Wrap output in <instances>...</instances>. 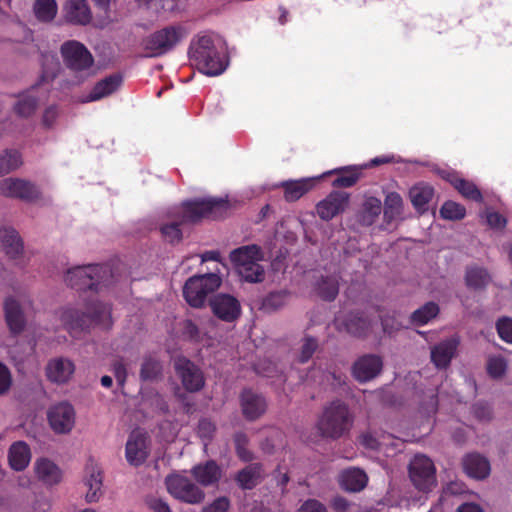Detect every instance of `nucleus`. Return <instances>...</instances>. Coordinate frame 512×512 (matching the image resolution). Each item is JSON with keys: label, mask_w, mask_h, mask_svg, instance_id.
<instances>
[{"label": "nucleus", "mask_w": 512, "mask_h": 512, "mask_svg": "<svg viewBox=\"0 0 512 512\" xmlns=\"http://www.w3.org/2000/svg\"><path fill=\"white\" fill-rule=\"evenodd\" d=\"M227 209V201L216 198H204L186 201L182 204L178 219L161 226V234L169 243H179L182 240L180 226L192 224L205 217Z\"/></svg>", "instance_id": "f257e3e1"}, {"label": "nucleus", "mask_w": 512, "mask_h": 512, "mask_svg": "<svg viewBox=\"0 0 512 512\" xmlns=\"http://www.w3.org/2000/svg\"><path fill=\"white\" fill-rule=\"evenodd\" d=\"M60 320L71 335L95 326L110 329L113 323L111 305L99 301H89L85 304L84 311L74 307H65L60 310Z\"/></svg>", "instance_id": "f03ea898"}, {"label": "nucleus", "mask_w": 512, "mask_h": 512, "mask_svg": "<svg viewBox=\"0 0 512 512\" xmlns=\"http://www.w3.org/2000/svg\"><path fill=\"white\" fill-rule=\"evenodd\" d=\"M188 54L199 72L207 76L222 74L228 65L227 55L215 45L210 35H198L194 38Z\"/></svg>", "instance_id": "7ed1b4c3"}, {"label": "nucleus", "mask_w": 512, "mask_h": 512, "mask_svg": "<svg viewBox=\"0 0 512 512\" xmlns=\"http://www.w3.org/2000/svg\"><path fill=\"white\" fill-rule=\"evenodd\" d=\"M354 422L348 405L334 400L326 405L317 422V429L323 438L337 440L347 435Z\"/></svg>", "instance_id": "20e7f679"}, {"label": "nucleus", "mask_w": 512, "mask_h": 512, "mask_svg": "<svg viewBox=\"0 0 512 512\" xmlns=\"http://www.w3.org/2000/svg\"><path fill=\"white\" fill-rule=\"evenodd\" d=\"M112 272L107 264H89L68 269L65 282L78 291H99L111 283Z\"/></svg>", "instance_id": "39448f33"}, {"label": "nucleus", "mask_w": 512, "mask_h": 512, "mask_svg": "<svg viewBox=\"0 0 512 512\" xmlns=\"http://www.w3.org/2000/svg\"><path fill=\"white\" fill-rule=\"evenodd\" d=\"M229 259L242 280L260 283L265 278V270L259 263L264 259L262 248L257 244L238 247L230 252Z\"/></svg>", "instance_id": "423d86ee"}, {"label": "nucleus", "mask_w": 512, "mask_h": 512, "mask_svg": "<svg viewBox=\"0 0 512 512\" xmlns=\"http://www.w3.org/2000/svg\"><path fill=\"white\" fill-rule=\"evenodd\" d=\"M187 35L182 25L165 26L142 40L144 56L149 58L161 57L172 51Z\"/></svg>", "instance_id": "0eeeda50"}, {"label": "nucleus", "mask_w": 512, "mask_h": 512, "mask_svg": "<svg viewBox=\"0 0 512 512\" xmlns=\"http://www.w3.org/2000/svg\"><path fill=\"white\" fill-rule=\"evenodd\" d=\"M220 285L221 278L215 273L194 275L185 282L184 299L191 307L201 308L207 296L217 290Z\"/></svg>", "instance_id": "6e6552de"}, {"label": "nucleus", "mask_w": 512, "mask_h": 512, "mask_svg": "<svg viewBox=\"0 0 512 512\" xmlns=\"http://www.w3.org/2000/svg\"><path fill=\"white\" fill-rule=\"evenodd\" d=\"M63 63L74 74L87 72L94 65V57L87 47L76 40L65 41L60 47Z\"/></svg>", "instance_id": "1a4fd4ad"}, {"label": "nucleus", "mask_w": 512, "mask_h": 512, "mask_svg": "<svg viewBox=\"0 0 512 512\" xmlns=\"http://www.w3.org/2000/svg\"><path fill=\"white\" fill-rule=\"evenodd\" d=\"M409 477L415 488L422 492L431 491L436 486V468L433 461L417 454L409 464Z\"/></svg>", "instance_id": "9d476101"}, {"label": "nucleus", "mask_w": 512, "mask_h": 512, "mask_svg": "<svg viewBox=\"0 0 512 512\" xmlns=\"http://www.w3.org/2000/svg\"><path fill=\"white\" fill-rule=\"evenodd\" d=\"M165 484L170 495L184 503L200 504L205 498L204 491L185 476H167Z\"/></svg>", "instance_id": "9b49d317"}, {"label": "nucleus", "mask_w": 512, "mask_h": 512, "mask_svg": "<svg viewBox=\"0 0 512 512\" xmlns=\"http://www.w3.org/2000/svg\"><path fill=\"white\" fill-rule=\"evenodd\" d=\"M0 194L7 198L19 199L25 202H35L41 197V191L36 184L21 178H5L0 181Z\"/></svg>", "instance_id": "f8f14e48"}, {"label": "nucleus", "mask_w": 512, "mask_h": 512, "mask_svg": "<svg viewBox=\"0 0 512 512\" xmlns=\"http://www.w3.org/2000/svg\"><path fill=\"white\" fill-rule=\"evenodd\" d=\"M174 369L186 391L198 392L204 387V374L191 360L185 357L176 358L174 361Z\"/></svg>", "instance_id": "ddd939ff"}, {"label": "nucleus", "mask_w": 512, "mask_h": 512, "mask_svg": "<svg viewBox=\"0 0 512 512\" xmlns=\"http://www.w3.org/2000/svg\"><path fill=\"white\" fill-rule=\"evenodd\" d=\"M350 195L344 191H332L316 204V214L323 221H330L348 207Z\"/></svg>", "instance_id": "4468645a"}, {"label": "nucleus", "mask_w": 512, "mask_h": 512, "mask_svg": "<svg viewBox=\"0 0 512 512\" xmlns=\"http://www.w3.org/2000/svg\"><path fill=\"white\" fill-rule=\"evenodd\" d=\"M371 320L362 312H349L342 318L336 319L338 331L346 332L356 338H365L371 330Z\"/></svg>", "instance_id": "2eb2a0df"}, {"label": "nucleus", "mask_w": 512, "mask_h": 512, "mask_svg": "<svg viewBox=\"0 0 512 512\" xmlns=\"http://www.w3.org/2000/svg\"><path fill=\"white\" fill-rule=\"evenodd\" d=\"M209 305L213 314L224 322H234L240 317V302L228 294H217L210 299Z\"/></svg>", "instance_id": "dca6fc26"}, {"label": "nucleus", "mask_w": 512, "mask_h": 512, "mask_svg": "<svg viewBox=\"0 0 512 512\" xmlns=\"http://www.w3.org/2000/svg\"><path fill=\"white\" fill-rule=\"evenodd\" d=\"M48 421L58 434H65L72 430L75 424V411L69 403H60L53 406L48 412Z\"/></svg>", "instance_id": "f3484780"}, {"label": "nucleus", "mask_w": 512, "mask_h": 512, "mask_svg": "<svg viewBox=\"0 0 512 512\" xmlns=\"http://www.w3.org/2000/svg\"><path fill=\"white\" fill-rule=\"evenodd\" d=\"M383 362L380 356L366 354L359 357L352 366V375L360 383L374 379L382 371Z\"/></svg>", "instance_id": "a211bd4d"}, {"label": "nucleus", "mask_w": 512, "mask_h": 512, "mask_svg": "<svg viewBox=\"0 0 512 512\" xmlns=\"http://www.w3.org/2000/svg\"><path fill=\"white\" fill-rule=\"evenodd\" d=\"M240 404L243 416L248 421L259 419L267 409L266 399L250 389H245L240 395Z\"/></svg>", "instance_id": "6ab92c4d"}, {"label": "nucleus", "mask_w": 512, "mask_h": 512, "mask_svg": "<svg viewBox=\"0 0 512 512\" xmlns=\"http://www.w3.org/2000/svg\"><path fill=\"white\" fill-rule=\"evenodd\" d=\"M85 485L88 487L85 499L88 503L97 502L102 495L103 473L92 459L85 466Z\"/></svg>", "instance_id": "aec40b11"}, {"label": "nucleus", "mask_w": 512, "mask_h": 512, "mask_svg": "<svg viewBox=\"0 0 512 512\" xmlns=\"http://www.w3.org/2000/svg\"><path fill=\"white\" fill-rule=\"evenodd\" d=\"M382 212V202L374 196H365L355 212L356 222L364 227L373 225Z\"/></svg>", "instance_id": "412c9836"}, {"label": "nucleus", "mask_w": 512, "mask_h": 512, "mask_svg": "<svg viewBox=\"0 0 512 512\" xmlns=\"http://www.w3.org/2000/svg\"><path fill=\"white\" fill-rule=\"evenodd\" d=\"M459 341L449 338L439 342L431 348V362L437 369H446L454 358Z\"/></svg>", "instance_id": "4be33fe9"}, {"label": "nucleus", "mask_w": 512, "mask_h": 512, "mask_svg": "<svg viewBox=\"0 0 512 512\" xmlns=\"http://www.w3.org/2000/svg\"><path fill=\"white\" fill-rule=\"evenodd\" d=\"M64 18L74 25H87L92 20V13L86 0H67L63 7Z\"/></svg>", "instance_id": "5701e85b"}, {"label": "nucleus", "mask_w": 512, "mask_h": 512, "mask_svg": "<svg viewBox=\"0 0 512 512\" xmlns=\"http://www.w3.org/2000/svg\"><path fill=\"white\" fill-rule=\"evenodd\" d=\"M125 455L130 465H142L149 455L146 437L141 433H132L126 443Z\"/></svg>", "instance_id": "b1692460"}, {"label": "nucleus", "mask_w": 512, "mask_h": 512, "mask_svg": "<svg viewBox=\"0 0 512 512\" xmlns=\"http://www.w3.org/2000/svg\"><path fill=\"white\" fill-rule=\"evenodd\" d=\"M75 371L74 363L63 357L51 359L46 366L47 378L57 384H64L69 381Z\"/></svg>", "instance_id": "393cba45"}, {"label": "nucleus", "mask_w": 512, "mask_h": 512, "mask_svg": "<svg viewBox=\"0 0 512 512\" xmlns=\"http://www.w3.org/2000/svg\"><path fill=\"white\" fill-rule=\"evenodd\" d=\"M190 473L194 480L204 487L217 484L222 476L221 467L214 460L195 465Z\"/></svg>", "instance_id": "a878e982"}, {"label": "nucleus", "mask_w": 512, "mask_h": 512, "mask_svg": "<svg viewBox=\"0 0 512 512\" xmlns=\"http://www.w3.org/2000/svg\"><path fill=\"white\" fill-rule=\"evenodd\" d=\"M5 320L12 334H20L26 325V319L20 304L13 298L8 297L4 301Z\"/></svg>", "instance_id": "bb28decb"}, {"label": "nucleus", "mask_w": 512, "mask_h": 512, "mask_svg": "<svg viewBox=\"0 0 512 512\" xmlns=\"http://www.w3.org/2000/svg\"><path fill=\"white\" fill-rule=\"evenodd\" d=\"M34 470L37 478L45 485H57L62 480V471L48 458H40L35 461Z\"/></svg>", "instance_id": "cd10ccee"}, {"label": "nucleus", "mask_w": 512, "mask_h": 512, "mask_svg": "<svg viewBox=\"0 0 512 512\" xmlns=\"http://www.w3.org/2000/svg\"><path fill=\"white\" fill-rule=\"evenodd\" d=\"M31 461V450L24 441H16L8 450V463L12 470L20 472L25 470Z\"/></svg>", "instance_id": "c85d7f7f"}, {"label": "nucleus", "mask_w": 512, "mask_h": 512, "mask_svg": "<svg viewBox=\"0 0 512 512\" xmlns=\"http://www.w3.org/2000/svg\"><path fill=\"white\" fill-rule=\"evenodd\" d=\"M122 76L112 74L98 81L87 96L85 102L98 101L116 92L122 84Z\"/></svg>", "instance_id": "c756f323"}, {"label": "nucleus", "mask_w": 512, "mask_h": 512, "mask_svg": "<svg viewBox=\"0 0 512 512\" xmlns=\"http://www.w3.org/2000/svg\"><path fill=\"white\" fill-rule=\"evenodd\" d=\"M262 474L261 463H250L237 472L235 482L242 490H251L261 482Z\"/></svg>", "instance_id": "7c9ffc66"}, {"label": "nucleus", "mask_w": 512, "mask_h": 512, "mask_svg": "<svg viewBox=\"0 0 512 512\" xmlns=\"http://www.w3.org/2000/svg\"><path fill=\"white\" fill-rule=\"evenodd\" d=\"M463 468L468 476L475 479H484L490 473L489 461L477 453H471L464 457Z\"/></svg>", "instance_id": "2f4dec72"}, {"label": "nucleus", "mask_w": 512, "mask_h": 512, "mask_svg": "<svg viewBox=\"0 0 512 512\" xmlns=\"http://www.w3.org/2000/svg\"><path fill=\"white\" fill-rule=\"evenodd\" d=\"M340 483L342 488L347 491L359 492L366 487L368 476L359 468H349L341 473Z\"/></svg>", "instance_id": "473e14b6"}, {"label": "nucleus", "mask_w": 512, "mask_h": 512, "mask_svg": "<svg viewBox=\"0 0 512 512\" xmlns=\"http://www.w3.org/2000/svg\"><path fill=\"white\" fill-rule=\"evenodd\" d=\"M0 241L9 258L17 259L23 253V242L15 229L1 228Z\"/></svg>", "instance_id": "72a5a7b5"}, {"label": "nucleus", "mask_w": 512, "mask_h": 512, "mask_svg": "<svg viewBox=\"0 0 512 512\" xmlns=\"http://www.w3.org/2000/svg\"><path fill=\"white\" fill-rule=\"evenodd\" d=\"M433 196L434 189L428 184L419 183L409 190L411 203L420 213H424L427 210V205L432 200Z\"/></svg>", "instance_id": "f704fd0d"}, {"label": "nucleus", "mask_w": 512, "mask_h": 512, "mask_svg": "<svg viewBox=\"0 0 512 512\" xmlns=\"http://www.w3.org/2000/svg\"><path fill=\"white\" fill-rule=\"evenodd\" d=\"M313 185L311 179L290 180L281 183V187L284 189V198L288 202L299 200L313 188Z\"/></svg>", "instance_id": "c9c22d12"}, {"label": "nucleus", "mask_w": 512, "mask_h": 512, "mask_svg": "<svg viewBox=\"0 0 512 512\" xmlns=\"http://www.w3.org/2000/svg\"><path fill=\"white\" fill-rule=\"evenodd\" d=\"M317 295L324 301H333L339 293V283L335 276H321L315 284Z\"/></svg>", "instance_id": "e433bc0d"}, {"label": "nucleus", "mask_w": 512, "mask_h": 512, "mask_svg": "<svg viewBox=\"0 0 512 512\" xmlns=\"http://www.w3.org/2000/svg\"><path fill=\"white\" fill-rule=\"evenodd\" d=\"M384 220L391 223L402 214L403 200L397 192H390L386 195L384 205H382Z\"/></svg>", "instance_id": "4c0bfd02"}, {"label": "nucleus", "mask_w": 512, "mask_h": 512, "mask_svg": "<svg viewBox=\"0 0 512 512\" xmlns=\"http://www.w3.org/2000/svg\"><path fill=\"white\" fill-rule=\"evenodd\" d=\"M162 364L161 362L152 355L143 357L139 377L143 382L155 381L162 375Z\"/></svg>", "instance_id": "58836bf2"}, {"label": "nucleus", "mask_w": 512, "mask_h": 512, "mask_svg": "<svg viewBox=\"0 0 512 512\" xmlns=\"http://www.w3.org/2000/svg\"><path fill=\"white\" fill-rule=\"evenodd\" d=\"M440 308L437 303L429 301L415 310L410 316V322L416 326L427 324L430 320L437 317Z\"/></svg>", "instance_id": "ea45409f"}, {"label": "nucleus", "mask_w": 512, "mask_h": 512, "mask_svg": "<svg viewBox=\"0 0 512 512\" xmlns=\"http://www.w3.org/2000/svg\"><path fill=\"white\" fill-rule=\"evenodd\" d=\"M338 176L333 180V187L349 188L354 186L361 177V171L355 167L340 168L334 171Z\"/></svg>", "instance_id": "a19ab883"}, {"label": "nucleus", "mask_w": 512, "mask_h": 512, "mask_svg": "<svg viewBox=\"0 0 512 512\" xmlns=\"http://www.w3.org/2000/svg\"><path fill=\"white\" fill-rule=\"evenodd\" d=\"M34 13L41 22H51L57 15L58 6L56 0H35Z\"/></svg>", "instance_id": "79ce46f5"}, {"label": "nucleus", "mask_w": 512, "mask_h": 512, "mask_svg": "<svg viewBox=\"0 0 512 512\" xmlns=\"http://www.w3.org/2000/svg\"><path fill=\"white\" fill-rule=\"evenodd\" d=\"M466 285L473 289H483L490 282L487 270L480 267H471L466 270Z\"/></svg>", "instance_id": "37998d69"}, {"label": "nucleus", "mask_w": 512, "mask_h": 512, "mask_svg": "<svg viewBox=\"0 0 512 512\" xmlns=\"http://www.w3.org/2000/svg\"><path fill=\"white\" fill-rule=\"evenodd\" d=\"M318 348V339L311 335H305L301 339L296 360L301 364L307 363L309 360L312 359L314 353L318 350Z\"/></svg>", "instance_id": "c03bdc74"}, {"label": "nucleus", "mask_w": 512, "mask_h": 512, "mask_svg": "<svg viewBox=\"0 0 512 512\" xmlns=\"http://www.w3.org/2000/svg\"><path fill=\"white\" fill-rule=\"evenodd\" d=\"M22 164L21 154L16 149H6L0 154V175L17 169Z\"/></svg>", "instance_id": "a18cd8bd"}, {"label": "nucleus", "mask_w": 512, "mask_h": 512, "mask_svg": "<svg viewBox=\"0 0 512 512\" xmlns=\"http://www.w3.org/2000/svg\"><path fill=\"white\" fill-rule=\"evenodd\" d=\"M287 296L286 291L271 292L262 299L260 309L266 313L275 312L286 304Z\"/></svg>", "instance_id": "49530a36"}, {"label": "nucleus", "mask_w": 512, "mask_h": 512, "mask_svg": "<svg viewBox=\"0 0 512 512\" xmlns=\"http://www.w3.org/2000/svg\"><path fill=\"white\" fill-rule=\"evenodd\" d=\"M235 453L242 462H251L254 459V453L248 449L250 440L244 432H236L233 436Z\"/></svg>", "instance_id": "de8ad7c7"}, {"label": "nucleus", "mask_w": 512, "mask_h": 512, "mask_svg": "<svg viewBox=\"0 0 512 512\" xmlns=\"http://www.w3.org/2000/svg\"><path fill=\"white\" fill-rule=\"evenodd\" d=\"M38 107V99L29 94H23L14 106L15 113L23 118L33 115Z\"/></svg>", "instance_id": "09e8293b"}, {"label": "nucleus", "mask_w": 512, "mask_h": 512, "mask_svg": "<svg viewBox=\"0 0 512 512\" xmlns=\"http://www.w3.org/2000/svg\"><path fill=\"white\" fill-rule=\"evenodd\" d=\"M440 215L443 219L446 220H461L466 215V209L463 205L449 200L442 205L440 209Z\"/></svg>", "instance_id": "8fccbe9b"}, {"label": "nucleus", "mask_w": 512, "mask_h": 512, "mask_svg": "<svg viewBox=\"0 0 512 512\" xmlns=\"http://www.w3.org/2000/svg\"><path fill=\"white\" fill-rule=\"evenodd\" d=\"M457 191L466 199L472 200L475 202H482L483 196L481 191L477 188V186L466 179L457 180Z\"/></svg>", "instance_id": "3c124183"}, {"label": "nucleus", "mask_w": 512, "mask_h": 512, "mask_svg": "<svg viewBox=\"0 0 512 512\" xmlns=\"http://www.w3.org/2000/svg\"><path fill=\"white\" fill-rule=\"evenodd\" d=\"M488 375L493 379L502 378L507 370V361L502 356L489 357L486 364Z\"/></svg>", "instance_id": "603ef678"}, {"label": "nucleus", "mask_w": 512, "mask_h": 512, "mask_svg": "<svg viewBox=\"0 0 512 512\" xmlns=\"http://www.w3.org/2000/svg\"><path fill=\"white\" fill-rule=\"evenodd\" d=\"M495 326L500 339L512 344V318L508 316L500 317Z\"/></svg>", "instance_id": "864d4df0"}, {"label": "nucleus", "mask_w": 512, "mask_h": 512, "mask_svg": "<svg viewBox=\"0 0 512 512\" xmlns=\"http://www.w3.org/2000/svg\"><path fill=\"white\" fill-rule=\"evenodd\" d=\"M231 501L227 496H220L205 505L201 512H229Z\"/></svg>", "instance_id": "5fc2aeb1"}, {"label": "nucleus", "mask_w": 512, "mask_h": 512, "mask_svg": "<svg viewBox=\"0 0 512 512\" xmlns=\"http://www.w3.org/2000/svg\"><path fill=\"white\" fill-rule=\"evenodd\" d=\"M13 383V378L10 369L2 362H0V396L7 394Z\"/></svg>", "instance_id": "6e6d98bb"}, {"label": "nucleus", "mask_w": 512, "mask_h": 512, "mask_svg": "<svg viewBox=\"0 0 512 512\" xmlns=\"http://www.w3.org/2000/svg\"><path fill=\"white\" fill-rule=\"evenodd\" d=\"M215 431L216 426L211 420L207 418L199 420L197 432L202 439L211 440Z\"/></svg>", "instance_id": "4d7b16f0"}, {"label": "nucleus", "mask_w": 512, "mask_h": 512, "mask_svg": "<svg viewBox=\"0 0 512 512\" xmlns=\"http://www.w3.org/2000/svg\"><path fill=\"white\" fill-rule=\"evenodd\" d=\"M486 222L490 228L501 230L505 228L507 219L496 211H487Z\"/></svg>", "instance_id": "13d9d810"}, {"label": "nucleus", "mask_w": 512, "mask_h": 512, "mask_svg": "<svg viewBox=\"0 0 512 512\" xmlns=\"http://www.w3.org/2000/svg\"><path fill=\"white\" fill-rule=\"evenodd\" d=\"M112 371L118 386L123 388L127 379V369L125 364L120 360L115 361L112 364Z\"/></svg>", "instance_id": "bf43d9fd"}, {"label": "nucleus", "mask_w": 512, "mask_h": 512, "mask_svg": "<svg viewBox=\"0 0 512 512\" xmlns=\"http://www.w3.org/2000/svg\"><path fill=\"white\" fill-rule=\"evenodd\" d=\"M145 502L153 512H171L168 503L161 498L149 496Z\"/></svg>", "instance_id": "052dcab7"}, {"label": "nucleus", "mask_w": 512, "mask_h": 512, "mask_svg": "<svg viewBox=\"0 0 512 512\" xmlns=\"http://www.w3.org/2000/svg\"><path fill=\"white\" fill-rule=\"evenodd\" d=\"M473 414L480 421H488L492 417V410L488 404L478 402L473 406Z\"/></svg>", "instance_id": "680f3d73"}, {"label": "nucleus", "mask_w": 512, "mask_h": 512, "mask_svg": "<svg viewBox=\"0 0 512 512\" xmlns=\"http://www.w3.org/2000/svg\"><path fill=\"white\" fill-rule=\"evenodd\" d=\"M298 512H327L326 507L315 499L305 501Z\"/></svg>", "instance_id": "e2e57ef3"}, {"label": "nucleus", "mask_w": 512, "mask_h": 512, "mask_svg": "<svg viewBox=\"0 0 512 512\" xmlns=\"http://www.w3.org/2000/svg\"><path fill=\"white\" fill-rule=\"evenodd\" d=\"M58 117V110L55 106H50L45 109L42 117V123L46 128H51Z\"/></svg>", "instance_id": "0e129e2a"}, {"label": "nucleus", "mask_w": 512, "mask_h": 512, "mask_svg": "<svg viewBox=\"0 0 512 512\" xmlns=\"http://www.w3.org/2000/svg\"><path fill=\"white\" fill-rule=\"evenodd\" d=\"M51 59H52V66L53 67L50 68V69H45V68L43 69L42 74L40 76L41 82L51 81L57 75V72H58V69H59V62L54 57H51Z\"/></svg>", "instance_id": "69168bd1"}, {"label": "nucleus", "mask_w": 512, "mask_h": 512, "mask_svg": "<svg viewBox=\"0 0 512 512\" xmlns=\"http://www.w3.org/2000/svg\"><path fill=\"white\" fill-rule=\"evenodd\" d=\"M360 443L368 449H378L379 442L371 433H364L359 438Z\"/></svg>", "instance_id": "338daca9"}, {"label": "nucleus", "mask_w": 512, "mask_h": 512, "mask_svg": "<svg viewBox=\"0 0 512 512\" xmlns=\"http://www.w3.org/2000/svg\"><path fill=\"white\" fill-rule=\"evenodd\" d=\"M349 507L347 499L341 496H337L332 500V508L336 512H346Z\"/></svg>", "instance_id": "774afa93"}]
</instances>
